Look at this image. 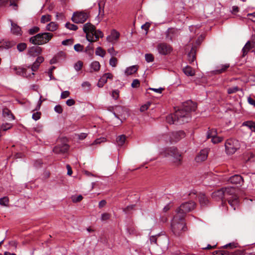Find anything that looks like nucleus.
<instances>
[{
    "label": "nucleus",
    "instance_id": "nucleus-1",
    "mask_svg": "<svg viewBox=\"0 0 255 255\" xmlns=\"http://www.w3.org/2000/svg\"><path fill=\"white\" fill-rule=\"evenodd\" d=\"M196 104L191 101H188L183 104L182 108L174 114L169 115L166 118L167 122L170 124H182L188 123L191 119L190 113L195 111Z\"/></svg>",
    "mask_w": 255,
    "mask_h": 255
},
{
    "label": "nucleus",
    "instance_id": "nucleus-2",
    "mask_svg": "<svg viewBox=\"0 0 255 255\" xmlns=\"http://www.w3.org/2000/svg\"><path fill=\"white\" fill-rule=\"evenodd\" d=\"M165 157H170V160L173 165L179 166L181 165L182 156L177 148L175 146L167 147L163 152Z\"/></svg>",
    "mask_w": 255,
    "mask_h": 255
},
{
    "label": "nucleus",
    "instance_id": "nucleus-3",
    "mask_svg": "<svg viewBox=\"0 0 255 255\" xmlns=\"http://www.w3.org/2000/svg\"><path fill=\"white\" fill-rule=\"evenodd\" d=\"M83 29L86 34L87 40L91 42L96 41L99 37H103L104 36L102 32L99 30H96L95 26L91 23L85 24Z\"/></svg>",
    "mask_w": 255,
    "mask_h": 255
},
{
    "label": "nucleus",
    "instance_id": "nucleus-4",
    "mask_svg": "<svg viewBox=\"0 0 255 255\" xmlns=\"http://www.w3.org/2000/svg\"><path fill=\"white\" fill-rule=\"evenodd\" d=\"M183 218L175 215L171 222V230L173 234L177 236L180 235L187 229Z\"/></svg>",
    "mask_w": 255,
    "mask_h": 255
},
{
    "label": "nucleus",
    "instance_id": "nucleus-5",
    "mask_svg": "<svg viewBox=\"0 0 255 255\" xmlns=\"http://www.w3.org/2000/svg\"><path fill=\"white\" fill-rule=\"evenodd\" d=\"M53 36V34L50 32L39 33L30 38L29 41L34 45H43L48 43Z\"/></svg>",
    "mask_w": 255,
    "mask_h": 255
},
{
    "label": "nucleus",
    "instance_id": "nucleus-6",
    "mask_svg": "<svg viewBox=\"0 0 255 255\" xmlns=\"http://www.w3.org/2000/svg\"><path fill=\"white\" fill-rule=\"evenodd\" d=\"M195 206L196 203L193 201L184 203L177 209L176 215L184 218L186 213L193 210L195 208Z\"/></svg>",
    "mask_w": 255,
    "mask_h": 255
},
{
    "label": "nucleus",
    "instance_id": "nucleus-7",
    "mask_svg": "<svg viewBox=\"0 0 255 255\" xmlns=\"http://www.w3.org/2000/svg\"><path fill=\"white\" fill-rule=\"evenodd\" d=\"M225 148L227 153L233 154L240 148L239 141L236 139H229L225 142Z\"/></svg>",
    "mask_w": 255,
    "mask_h": 255
},
{
    "label": "nucleus",
    "instance_id": "nucleus-8",
    "mask_svg": "<svg viewBox=\"0 0 255 255\" xmlns=\"http://www.w3.org/2000/svg\"><path fill=\"white\" fill-rule=\"evenodd\" d=\"M89 13L84 11H76L73 13L71 20L76 23H83L89 17Z\"/></svg>",
    "mask_w": 255,
    "mask_h": 255
},
{
    "label": "nucleus",
    "instance_id": "nucleus-9",
    "mask_svg": "<svg viewBox=\"0 0 255 255\" xmlns=\"http://www.w3.org/2000/svg\"><path fill=\"white\" fill-rule=\"evenodd\" d=\"M157 49L158 53L161 55H167L172 51L171 46L165 43H159L157 46Z\"/></svg>",
    "mask_w": 255,
    "mask_h": 255
},
{
    "label": "nucleus",
    "instance_id": "nucleus-10",
    "mask_svg": "<svg viewBox=\"0 0 255 255\" xmlns=\"http://www.w3.org/2000/svg\"><path fill=\"white\" fill-rule=\"evenodd\" d=\"M185 136V133L183 130L172 132L169 136L170 142H176Z\"/></svg>",
    "mask_w": 255,
    "mask_h": 255
},
{
    "label": "nucleus",
    "instance_id": "nucleus-11",
    "mask_svg": "<svg viewBox=\"0 0 255 255\" xmlns=\"http://www.w3.org/2000/svg\"><path fill=\"white\" fill-rule=\"evenodd\" d=\"M225 193V199L227 200V198H234L237 197L236 195L237 189L233 187H228L223 188Z\"/></svg>",
    "mask_w": 255,
    "mask_h": 255
},
{
    "label": "nucleus",
    "instance_id": "nucleus-12",
    "mask_svg": "<svg viewBox=\"0 0 255 255\" xmlns=\"http://www.w3.org/2000/svg\"><path fill=\"white\" fill-rule=\"evenodd\" d=\"M69 146L67 144H63L55 146L53 149L54 152L57 154L64 153L68 151Z\"/></svg>",
    "mask_w": 255,
    "mask_h": 255
},
{
    "label": "nucleus",
    "instance_id": "nucleus-13",
    "mask_svg": "<svg viewBox=\"0 0 255 255\" xmlns=\"http://www.w3.org/2000/svg\"><path fill=\"white\" fill-rule=\"evenodd\" d=\"M208 155V149H204L201 150L195 158V160L197 162H202L205 161Z\"/></svg>",
    "mask_w": 255,
    "mask_h": 255
},
{
    "label": "nucleus",
    "instance_id": "nucleus-14",
    "mask_svg": "<svg viewBox=\"0 0 255 255\" xmlns=\"http://www.w3.org/2000/svg\"><path fill=\"white\" fill-rule=\"evenodd\" d=\"M212 198L215 200H222L225 198V193L223 188L214 191L212 195Z\"/></svg>",
    "mask_w": 255,
    "mask_h": 255
},
{
    "label": "nucleus",
    "instance_id": "nucleus-15",
    "mask_svg": "<svg viewBox=\"0 0 255 255\" xmlns=\"http://www.w3.org/2000/svg\"><path fill=\"white\" fill-rule=\"evenodd\" d=\"M42 52V48L37 46H34L29 48L28 54L32 57H35L39 55Z\"/></svg>",
    "mask_w": 255,
    "mask_h": 255
},
{
    "label": "nucleus",
    "instance_id": "nucleus-16",
    "mask_svg": "<svg viewBox=\"0 0 255 255\" xmlns=\"http://www.w3.org/2000/svg\"><path fill=\"white\" fill-rule=\"evenodd\" d=\"M228 181L233 184H241L243 183L244 180L242 176L237 174L231 176Z\"/></svg>",
    "mask_w": 255,
    "mask_h": 255
},
{
    "label": "nucleus",
    "instance_id": "nucleus-17",
    "mask_svg": "<svg viewBox=\"0 0 255 255\" xmlns=\"http://www.w3.org/2000/svg\"><path fill=\"white\" fill-rule=\"evenodd\" d=\"M2 117L8 121H12L15 119V117L11 111L7 108L2 109Z\"/></svg>",
    "mask_w": 255,
    "mask_h": 255
},
{
    "label": "nucleus",
    "instance_id": "nucleus-18",
    "mask_svg": "<svg viewBox=\"0 0 255 255\" xmlns=\"http://www.w3.org/2000/svg\"><path fill=\"white\" fill-rule=\"evenodd\" d=\"M197 197L199 202L202 207L208 205L209 203V199L204 194L200 193L198 195Z\"/></svg>",
    "mask_w": 255,
    "mask_h": 255
},
{
    "label": "nucleus",
    "instance_id": "nucleus-19",
    "mask_svg": "<svg viewBox=\"0 0 255 255\" xmlns=\"http://www.w3.org/2000/svg\"><path fill=\"white\" fill-rule=\"evenodd\" d=\"M230 66L229 64L221 65L220 66L218 67L217 69L213 71L212 72L214 74H220L224 73L227 70Z\"/></svg>",
    "mask_w": 255,
    "mask_h": 255
},
{
    "label": "nucleus",
    "instance_id": "nucleus-20",
    "mask_svg": "<svg viewBox=\"0 0 255 255\" xmlns=\"http://www.w3.org/2000/svg\"><path fill=\"white\" fill-rule=\"evenodd\" d=\"M11 32L16 35H21L22 34V31L21 28L17 25V24L14 23L11 20Z\"/></svg>",
    "mask_w": 255,
    "mask_h": 255
},
{
    "label": "nucleus",
    "instance_id": "nucleus-21",
    "mask_svg": "<svg viewBox=\"0 0 255 255\" xmlns=\"http://www.w3.org/2000/svg\"><path fill=\"white\" fill-rule=\"evenodd\" d=\"M227 200L229 204L233 209L234 210H236V208L239 205V199L238 197H234V198H227Z\"/></svg>",
    "mask_w": 255,
    "mask_h": 255
},
{
    "label": "nucleus",
    "instance_id": "nucleus-22",
    "mask_svg": "<svg viewBox=\"0 0 255 255\" xmlns=\"http://www.w3.org/2000/svg\"><path fill=\"white\" fill-rule=\"evenodd\" d=\"M188 60L189 63L194 64V61L196 60L195 47H193L188 54Z\"/></svg>",
    "mask_w": 255,
    "mask_h": 255
},
{
    "label": "nucleus",
    "instance_id": "nucleus-23",
    "mask_svg": "<svg viewBox=\"0 0 255 255\" xmlns=\"http://www.w3.org/2000/svg\"><path fill=\"white\" fill-rule=\"evenodd\" d=\"M120 36V33L116 30H113L111 32V35L108 36L107 39L109 42H113L117 40Z\"/></svg>",
    "mask_w": 255,
    "mask_h": 255
},
{
    "label": "nucleus",
    "instance_id": "nucleus-24",
    "mask_svg": "<svg viewBox=\"0 0 255 255\" xmlns=\"http://www.w3.org/2000/svg\"><path fill=\"white\" fill-rule=\"evenodd\" d=\"M90 72H98L100 68L101 65L98 61H95L91 63L90 65Z\"/></svg>",
    "mask_w": 255,
    "mask_h": 255
},
{
    "label": "nucleus",
    "instance_id": "nucleus-25",
    "mask_svg": "<svg viewBox=\"0 0 255 255\" xmlns=\"http://www.w3.org/2000/svg\"><path fill=\"white\" fill-rule=\"evenodd\" d=\"M254 47L255 46H253V45L251 43V42L248 41L246 43L243 48L242 49V56L245 57L248 54L250 50L254 48Z\"/></svg>",
    "mask_w": 255,
    "mask_h": 255
},
{
    "label": "nucleus",
    "instance_id": "nucleus-26",
    "mask_svg": "<svg viewBox=\"0 0 255 255\" xmlns=\"http://www.w3.org/2000/svg\"><path fill=\"white\" fill-rule=\"evenodd\" d=\"M176 30L173 28H169L166 32V37L168 40L172 41L175 34Z\"/></svg>",
    "mask_w": 255,
    "mask_h": 255
},
{
    "label": "nucleus",
    "instance_id": "nucleus-27",
    "mask_svg": "<svg viewBox=\"0 0 255 255\" xmlns=\"http://www.w3.org/2000/svg\"><path fill=\"white\" fill-rule=\"evenodd\" d=\"M138 70L137 65H133L127 68L125 70V74L127 75H130L135 73Z\"/></svg>",
    "mask_w": 255,
    "mask_h": 255
},
{
    "label": "nucleus",
    "instance_id": "nucleus-28",
    "mask_svg": "<svg viewBox=\"0 0 255 255\" xmlns=\"http://www.w3.org/2000/svg\"><path fill=\"white\" fill-rule=\"evenodd\" d=\"M183 71L185 75L188 76H193L195 75V72L193 69L189 66H186L183 69Z\"/></svg>",
    "mask_w": 255,
    "mask_h": 255
},
{
    "label": "nucleus",
    "instance_id": "nucleus-29",
    "mask_svg": "<svg viewBox=\"0 0 255 255\" xmlns=\"http://www.w3.org/2000/svg\"><path fill=\"white\" fill-rule=\"evenodd\" d=\"M217 131L215 128H209L207 132V138L208 139L210 138H213L217 135Z\"/></svg>",
    "mask_w": 255,
    "mask_h": 255
},
{
    "label": "nucleus",
    "instance_id": "nucleus-30",
    "mask_svg": "<svg viewBox=\"0 0 255 255\" xmlns=\"http://www.w3.org/2000/svg\"><path fill=\"white\" fill-rule=\"evenodd\" d=\"M12 46V44L8 41H0V50L2 49H8Z\"/></svg>",
    "mask_w": 255,
    "mask_h": 255
},
{
    "label": "nucleus",
    "instance_id": "nucleus-31",
    "mask_svg": "<svg viewBox=\"0 0 255 255\" xmlns=\"http://www.w3.org/2000/svg\"><path fill=\"white\" fill-rule=\"evenodd\" d=\"M126 140V135L122 134L118 136L117 138V142L118 145L120 146H122L125 143Z\"/></svg>",
    "mask_w": 255,
    "mask_h": 255
},
{
    "label": "nucleus",
    "instance_id": "nucleus-32",
    "mask_svg": "<svg viewBox=\"0 0 255 255\" xmlns=\"http://www.w3.org/2000/svg\"><path fill=\"white\" fill-rule=\"evenodd\" d=\"M13 69L16 72V74L19 75H25V68L23 67H14Z\"/></svg>",
    "mask_w": 255,
    "mask_h": 255
},
{
    "label": "nucleus",
    "instance_id": "nucleus-33",
    "mask_svg": "<svg viewBox=\"0 0 255 255\" xmlns=\"http://www.w3.org/2000/svg\"><path fill=\"white\" fill-rule=\"evenodd\" d=\"M57 28V25L54 22H51L46 26V29L48 31H54Z\"/></svg>",
    "mask_w": 255,
    "mask_h": 255
},
{
    "label": "nucleus",
    "instance_id": "nucleus-34",
    "mask_svg": "<svg viewBox=\"0 0 255 255\" xmlns=\"http://www.w3.org/2000/svg\"><path fill=\"white\" fill-rule=\"evenodd\" d=\"M95 53L97 55L104 57L106 54V51L103 49L101 47L97 48Z\"/></svg>",
    "mask_w": 255,
    "mask_h": 255
},
{
    "label": "nucleus",
    "instance_id": "nucleus-35",
    "mask_svg": "<svg viewBox=\"0 0 255 255\" xmlns=\"http://www.w3.org/2000/svg\"><path fill=\"white\" fill-rule=\"evenodd\" d=\"M11 127H12V125L11 124L7 123L2 124L0 126V130L6 131L7 129H10L11 128Z\"/></svg>",
    "mask_w": 255,
    "mask_h": 255
},
{
    "label": "nucleus",
    "instance_id": "nucleus-36",
    "mask_svg": "<svg viewBox=\"0 0 255 255\" xmlns=\"http://www.w3.org/2000/svg\"><path fill=\"white\" fill-rule=\"evenodd\" d=\"M65 27L71 30H76L78 29V26L76 25H75L74 24H72L70 22H67L65 24Z\"/></svg>",
    "mask_w": 255,
    "mask_h": 255
},
{
    "label": "nucleus",
    "instance_id": "nucleus-37",
    "mask_svg": "<svg viewBox=\"0 0 255 255\" xmlns=\"http://www.w3.org/2000/svg\"><path fill=\"white\" fill-rule=\"evenodd\" d=\"M9 203V199L7 197H3L0 198V205L7 206Z\"/></svg>",
    "mask_w": 255,
    "mask_h": 255
},
{
    "label": "nucleus",
    "instance_id": "nucleus-38",
    "mask_svg": "<svg viewBox=\"0 0 255 255\" xmlns=\"http://www.w3.org/2000/svg\"><path fill=\"white\" fill-rule=\"evenodd\" d=\"M240 88L238 86H234L229 88L227 89V93L228 94H232L235 93L240 90Z\"/></svg>",
    "mask_w": 255,
    "mask_h": 255
},
{
    "label": "nucleus",
    "instance_id": "nucleus-39",
    "mask_svg": "<svg viewBox=\"0 0 255 255\" xmlns=\"http://www.w3.org/2000/svg\"><path fill=\"white\" fill-rule=\"evenodd\" d=\"M51 16L49 14L42 15L41 18V22L44 23L51 20Z\"/></svg>",
    "mask_w": 255,
    "mask_h": 255
},
{
    "label": "nucleus",
    "instance_id": "nucleus-40",
    "mask_svg": "<svg viewBox=\"0 0 255 255\" xmlns=\"http://www.w3.org/2000/svg\"><path fill=\"white\" fill-rule=\"evenodd\" d=\"M145 59L147 62H151L154 61V56L150 53L145 54Z\"/></svg>",
    "mask_w": 255,
    "mask_h": 255
},
{
    "label": "nucleus",
    "instance_id": "nucleus-41",
    "mask_svg": "<svg viewBox=\"0 0 255 255\" xmlns=\"http://www.w3.org/2000/svg\"><path fill=\"white\" fill-rule=\"evenodd\" d=\"M223 140V138L222 137L218 136L217 135L211 139L212 142L214 144L220 143L222 142Z\"/></svg>",
    "mask_w": 255,
    "mask_h": 255
},
{
    "label": "nucleus",
    "instance_id": "nucleus-42",
    "mask_svg": "<svg viewBox=\"0 0 255 255\" xmlns=\"http://www.w3.org/2000/svg\"><path fill=\"white\" fill-rule=\"evenodd\" d=\"M27 45L25 43H20L17 45V49L19 52L24 51L26 48Z\"/></svg>",
    "mask_w": 255,
    "mask_h": 255
},
{
    "label": "nucleus",
    "instance_id": "nucleus-43",
    "mask_svg": "<svg viewBox=\"0 0 255 255\" xmlns=\"http://www.w3.org/2000/svg\"><path fill=\"white\" fill-rule=\"evenodd\" d=\"M40 30V28L37 26H34L32 28H30L28 30L29 34L30 35H33L37 32H38Z\"/></svg>",
    "mask_w": 255,
    "mask_h": 255
},
{
    "label": "nucleus",
    "instance_id": "nucleus-44",
    "mask_svg": "<svg viewBox=\"0 0 255 255\" xmlns=\"http://www.w3.org/2000/svg\"><path fill=\"white\" fill-rule=\"evenodd\" d=\"M83 62L81 61H78L74 64V68L77 71L80 70L83 66Z\"/></svg>",
    "mask_w": 255,
    "mask_h": 255
},
{
    "label": "nucleus",
    "instance_id": "nucleus-45",
    "mask_svg": "<svg viewBox=\"0 0 255 255\" xmlns=\"http://www.w3.org/2000/svg\"><path fill=\"white\" fill-rule=\"evenodd\" d=\"M117 63L118 60L115 57H112L110 60V65L113 67H115L117 66Z\"/></svg>",
    "mask_w": 255,
    "mask_h": 255
},
{
    "label": "nucleus",
    "instance_id": "nucleus-46",
    "mask_svg": "<svg viewBox=\"0 0 255 255\" xmlns=\"http://www.w3.org/2000/svg\"><path fill=\"white\" fill-rule=\"evenodd\" d=\"M238 247V244L235 243H231L229 244H228L224 246H223V248L225 249H227L228 248H230V249H234Z\"/></svg>",
    "mask_w": 255,
    "mask_h": 255
},
{
    "label": "nucleus",
    "instance_id": "nucleus-47",
    "mask_svg": "<svg viewBox=\"0 0 255 255\" xmlns=\"http://www.w3.org/2000/svg\"><path fill=\"white\" fill-rule=\"evenodd\" d=\"M83 199V196L81 195L76 196H73L72 197V201L74 203H77L81 201Z\"/></svg>",
    "mask_w": 255,
    "mask_h": 255
},
{
    "label": "nucleus",
    "instance_id": "nucleus-48",
    "mask_svg": "<svg viewBox=\"0 0 255 255\" xmlns=\"http://www.w3.org/2000/svg\"><path fill=\"white\" fill-rule=\"evenodd\" d=\"M41 117V113L36 112L33 113L32 118L35 121H37L40 119Z\"/></svg>",
    "mask_w": 255,
    "mask_h": 255
},
{
    "label": "nucleus",
    "instance_id": "nucleus-49",
    "mask_svg": "<svg viewBox=\"0 0 255 255\" xmlns=\"http://www.w3.org/2000/svg\"><path fill=\"white\" fill-rule=\"evenodd\" d=\"M119 91L118 90H114L112 91V96L115 100H117L119 97Z\"/></svg>",
    "mask_w": 255,
    "mask_h": 255
},
{
    "label": "nucleus",
    "instance_id": "nucleus-50",
    "mask_svg": "<svg viewBox=\"0 0 255 255\" xmlns=\"http://www.w3.org/2000/svg\"><path fill=\"white\" fill-rule=\"evenodd\" d=\"M74 50L77 52H81L83 51L84 46L80 44H76L74 45Z\"/></svg>",
    "mask_w": 255,
    "mask_h": 255
},
{
    "label": "nucleus",
    "instance_id": "nucleus-51",
    "mask_svg": "<svg viewBox=\"0 0 255 255\" xmlns=\"http://www.w3.org/2000/svg\"><path fill=\"white\" fill-rule=\"evenodd\" d=\"M151 103L148 102L146 104L142 105L140 108V111L142 112L145 111L148 109Z\"/></svg>",
    "mask_w": 255,
    "mask_h": 255
},
{
    "label": "nucleus",
    "instance_id": "nucleus-52",
    "mask_svg": "<svg viewBox=\"0 0 255 255\" xmlns=\"http://www.w3.org/2000/svg\"><path fill=\"white\" fill-rule=\"evenodd\" d=\"M111 217V215L107 213H104L101 215V220L102 221H106L110 219Z\"/></svg>",
    "mask_w": 255,
    "mask_h": 255
},
{
    "label": "nucleus",
    "instance_id": "nucleus-53",
    "mask_svg": "<svg viewBox=\"0 0 255 255\" xmlns=\"http://www.w3.org/2000/svg\"><path fill=\"white\" fill-rule=\"evenodd\" d=\"M254 122L252 121H247L245 122L243 124V126L248 127L251 130V128L253 126Z\"/></svg>",
    "mask_w": 255,
    "mask_h": 255
},
{
    "label": "nucleus",
    "instance_id": "nucleus-54",
    "mask_svg": "<svg viewBox=\"0 0 255 255\" xmlns=\"http://www.w3.org/2000/svg\"><path fill=\"white\" fill-rule=\"evenodd\" d=\"M54 111L58 114H61L63 112V108L61 105H58L54 107Z\"/></svg>",
    "mask_w": 255,
    "mask_h": 255
},
{
    "label": "nucleus",
    "instance_id": "nucleus-55",
    "mask_svg": "<svg viewBox=\"0 0 255 255\" xmlns=\"http://www.w3.org/2000/svg\"><path fill=\"white\" fill-rule=\"evenodd\" d=\"M73 40L72 39H66V40H63L62 42V44L63 45H71L73 44Z\"/></svg>",
    "mask_w": 255,
    "mask_h": 255
},
{
    "label": "nucleus",
    "instance_id": "nucleus-56",
    "mask_svg": "<svg viewBox=\"0 0 255 255\" xmlns=\"http://www.w3.org/2000/svg\"><path fill=\"white\" fill-rule=\"evenodd\" d=\"M140 85V82L138 79H134L133 80L131 84V87L132 88H137Z\"/></svg>",
    "mask_w": 255,
    "mask_h": 255
},
{
    "label": "nucleus",
    "instance_id": "nucleus-57",
    "mask_svg": "<svg viewBox=\"0 0 255 255\" xmlns=\"http://www.w3.org/2000/svg\"><path fill=\"white\" fill-rule=\"evenodd\" d=\"M18 0H10V5L13 7V8L15 10L17 8V4L16 2Z\"/></svg>",
    "mask_w": 255,
    "mask_h": 255
},
{
    "label": "nucleus",
    "instance_id": "nucleus-58",
    "mask_svg": "<svg viewBox=\"0 0 255 255\" xmlns=\"http://www.w3.org/2000/svg\"><path fill=\"white\" fill-rule=\"evenodd\" d=\"M106 141V138L104 137H100L99 138L96 139L93 142L94 144H100L101 142H104Z\"/></svg>",
    "mask_w": 255,
    "mask_h": 255
},
{
    "label": "nucleus",
    "instance_id": "nucleus-59",
    "mask_svg": "<svg viewBox=\"0 0 255 255\" xmlns=\"http://www.w3.org/2000/svg\"><path fill=\"white\" fill-rule=\"evenodd\" d=\"M70 95V92L68 91H65L62 92L61 94V99H65L68 97Z\"/></svg>",
    "mask_w": 255,
    "mask_h": 255
},
{
    "label": "nucleus",
    "instance_id": "nucleus-60",
    "mask_svg": "<svg viewBox=\"0 0 255 255\" xmlns=\"http://www.w3.org/2000/svg\"><path fill=\"white\" fill-rule=\"evenodd\" d=\"M235 255H254L252 254H246L244 251L237 250L235 251Z\"/></svg>",
    "mask_w": 255,
    "mask_h": 255
},
{
    "label": "nucleus",
    "instance_id": "nucleus-61",
    "mask_svg": "<svg viewBox=\"0 0 255 255\" xmlns=\"http://www.w3.org/2000/svg\"><path fill=\"white\" fill-rule=\"evenodd\" d=\"M39 65H40L39 64H38L34 62L33 63V64L32 65V66H31V69L32 71V72L36 71L39 68Z\"/></svg>",
    "mask_w": 255,
    "mask_h": 255
},
{
    "label": "nucleus",
    "instance_id": "nucleus-62",
    "mask_svg": "<svg viewBox=\"0 0 255 255\" xmlns=\"http://www.w3.org/2000/svg\"><path fill=\"white\" fill-rule=\"evenodd\" d=\"M86 52L90 53V51L92 52H93V45L91 43L89 44V45L86 47L85 49Z\"/></svg>",
    "mask_w": 255,
    "mask_h": 255
},
{
    "label": "nucleus",
    "instance_id": "nucleus-63",
    "mask_svg": "<svg viewBox=\"0 0 255 255\" xmlns=\"http://www.w3.org/2000/svg\"><path fill=\"white\" fill-rule=\"evenodd\" d=\"M43 61H44V58L42 56H38L36 58L35 62H36V63H37V64L40 65Z\"/></svg>",
    "mask_w": 255,
    "mask_h": 255
},
{
    "label": "nucleus",
    "instance_id": "nucleus-64",
    "mask_svg": "<svg viewBox=\"0 0 255 255\" xmlns=\"http://www.w3.org/2000/svg\"><path fill=\"white\" fill-rule=\"evenodd\" d=\"M248 102L250 105H253L255 107V100L253 99L251 97H249L248 98Z\"/></svg>",
    "mask_w": 255,
    "mask_h": 255
}]
</instances>
